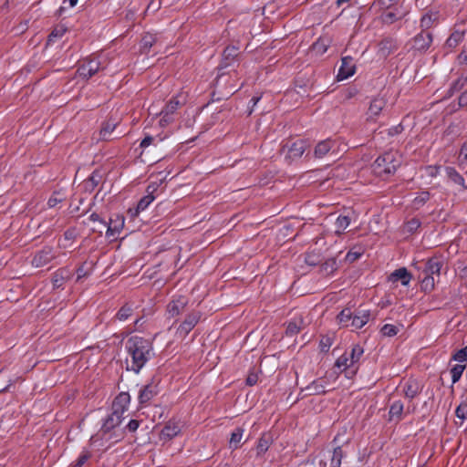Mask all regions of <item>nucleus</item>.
<instances>
[{"label": "nucleus", "mask_w": 467, "mask_h": 467, "mask_svg": "<svg viewBox=\"0 0 467 467\" xmlns=\"http://www.w3.org/2000/svg\"><path fill=\"white\" fill-rule=\"evenodd\" d=\"M126 348L128 351L127 369L138 373L151 355L150 343L142 337H132L128 340Z\"/></svg>", "instance_id": "nucleus-1"}, {"label": "nucleus", "mask_w": 467, "mask_h": 467, "mask_svg": "<svg viewBox=\"0 0 467 467\" xmlns=\"http://www.w3.org/2000/svg\"><path fill=\"white\" fill-rule=\"evenodd\" d=\"M400 157L397 152H386L375 161L373 171L379 176L391 174L400 165Z\"/></svg>", "instance_id": "nucleus-2"}, {"label": "nucleus", "mask_w": 467, "mask_h": 467, "mask_svg": "<svg viewBox=\"0 0 467 467\" xmlns=\"http://www.w3.org/2000/svg\"><path fill=\"white\" fill-rule=\"evenodd\" d=\"M101 68V62L98 58H92L85 61L78 68L80 77L88 78Z\"/></svg>", "instance_id": "nucleus-3"}, {"label": "nucleus", "mask_w": 467, "mask_h": 467, "mask_svg": "<svg viewBox=\"0 0 467 467\" xmlns=\"http://www.w3.org/2000/svg\"><path fill=\"white\" fill-rule=\"evenodd\" d=\"M356 71V66L350 57H345L341 60V66L338 69L337 79L344 80L353 76Z\"/></svg>", "instance_id": "nucleus-4"}, {"label": "nucleus", "mask_w": 467, "mask_h": 467, "mask_svg": "<svg viewBox=\"0 0 467 467\" xmlns=\"http://www.w3.org/2000/svg\"><path fill=\"white\" fill-rule=\"evenodd\" d=\"M130 401V395L126 392H121L115 398L112 403V412L122 417L123 413L128 410Z\"/></svg>", "instance_id": "nucleus-5"}, {"label": "nucleus", "mask_w": 467, "mask_h": 467, "mask_svg": "<svg viewBox=\"0 0 467 467\" xmlns=\"http://www.w3.org/2000/svg\"><path fill=\"white\" fill-rule=\"evenodd\" d=\"M307 148L306 141L298 140L293 142L290 146H287L286 157L291 161L297 160L300 158Z\"/></svg>", "instance_id": "nucleus-6"}, {"label": "nucleus", "mask_w": 467, "mask_h": 467, "mask_svg": "<svg viewBox=\"0 0 467 467\" xmlns=\"http://www.w3.org/2000/svg\"><path fill=\"white\" fill-rule=\"evenodd\" d=\"M107 226V236L109 238L115 239L117 234L122 230L124 226V218L121 215H115L113 218H110L109 224Z\"/></svg>", "instance_id": "nucleus-7"}, {"label": "nucleus", "mask_w": 467, "mask_h": 467, "mask_svg": "<svg viewBox=\"0 0 467 467\" xmlns=\"http://www.w3.org/2000/svg\"><path fill=\"white\" fill-rule=\"evenodd\" d=\"M53 258L54 253L52 248L45 247L35 254L32 265L36 267H41L49 263Z\"/></svg>", "instance_id": "nucleus-8"}, {"label": "nucleus", "mask_w": 467, "mask_h": 467, "mask_svg": "<svg viewBox=\"0 0 467 467\" xmlns=\"http://www.w3.org/2000/svg\"><path fill=\"white\" fill-rule=\"evenodd\" d=\"M178 107L179 101L176 99L171 100L170 103L166 105L161 112V118L160 119V124L161 126H166L172 121V114L176 111Z\"/></svg>", "instance_id": "nucleus-9"}, {"label": "nucleus", "mask_w": 467, "mask_h": 467, "mask_svg": "<svg viewBox=\"0 0 467 467\" xmlns=\"http://www.w3.org/2000/svg\"><path fill=\"white\" fill-rule=\"evenodd\" d=\"M156 190V186L154 185H149L147 192L148 194L140 199L139 202L136 210L133 212L130 210V213L132 216L137 215L139 213L144 211L155 199V197L152 195V192Z\"/></svg>", "instance_id": "nucleus-10"}, {"label": "nucleus", "mask_w": 467, "mask_h": 467, "mask_svg": "<svg viewBox=\"0 0 467 467\" xmlns=\"http://www.w3.org/2000/svg\"><path fill=\"white\" fill-rule=\"evenodd\" d=\"M336 141L332 140H325L320 142H318L315 148V156L317 158H322L329 151L335 152L336 151Z\"/></svg>", "instance_id": "nucleus-11"}, {"label": "nucleus", "mask_w": 467, "mask_h": 467, "mask_svg": "<svg viewBox=\"0 0 467 467\" xmlns=\"http://www.w3.org/2000/svg\"><path fill=\"white\" fill-rule=\"evenodd\" d=\"M386 102L383 98H375L371 100L368 110L367 112L368 119H373L377 116L379 115L383 108L385 107Z\"/></svg>", "instance_id": "nucleus-12"}, {"label": "nucleus", "mask_w": 467, "mask_h": 467, "mask_svg": "<svg viewBox=\"0 0 467 467\" xmlns=\"http://www.w3.org/2000/svg\"><path fill=\"white\" fill-rule=\"evenodd\" d=\"M370 317V312L368 310H358L353 316V319L350 323V327L353 328H361L365 326Z\"/></svg>", "instance_id": "nucleus-13"}, {"label": "nucleus", "mask_w": 467, "mask_h": 467, "mask_svg": "<svg viewBox=\"0 0 467 467\" xmlns=\"http://www.w3.org/2000/svg\"><path fill=\"white\" fill-rule=\"evenodd\" d=\"M157 386L150 383L144 386L139 394V400L141 404L150 401L157 394Z\"/></svg>", "instance_id": "nucleus-14"}, {"label": "nucleus", "mask_w": 467, "mask_h": 467, "mask_svg": "<svg viewBox=\"0 0 467 467\" xmlns=\"http://www.w3.org/2000/svg\"><path fill=\"white\" fill-rule=\"evenodd\" d=\"M431 41L432 38L429 33L419 34L413 40V47L420 51L425 50L430 47Z\"/></svg>", "instance_id": "nucleus-15"}, {"label": "nucleus", "mask_w": 467, "mask_h": 467, "mask_svg": "<svg viewBox=\"0 0 467 467\" xmlns=\"http://www.w3.org/2000/svg\"><path fill=\"white\" fill-rule=\"evenodd\" d=\"M336 367L340 372L348 370V373L350 374H354L357 369V367L350 365V358L348 353H345L337 358Z\"/></svg>", "instance_id": "nucleus-16"}, {"label": "nucleus", "mask_w": 467, "mask_h": 467, "mask_svg": "<svg viewBox=\"0 0 467 467\" xmlns=\"http://www.w3.org/2000/svg\"><path fill=\"white\" fill-rule=\"evenodd\" d=\"M198 320L199 316L197 314L189 316L178 328L180 336L185 337L194 327Z\"/></svg>", "instance_id": "nucleus-17"}, {"label": "nucleus", "mask_w": 467, "mask_h": 467, "mask_svg": "<svg viewBox=\"0 0 467 467\" xmlns=\"http://www.w3.org/2000/svg\"><path fill=\"white\" fill-rule=\"evenodd\" d=\"M389 280L391 282L400 281L403 285H408L411 280V275L406 268L401 267L390 275Z\"/></svg>", "instance_id": "nucleus-18"}, {"label": "nucleus", "mask_w": 467, "mask_h": 467, "mask_svg": "<svg viewBox=\"0 0 467 467\" xmlns=\"http://www.w3.org/2000/svg\"><path fill=\"white\" fill-rule=\"evenodd\" d=\"M420 391V385L419 381L415 379H410L404 383L403 392L404 395L409 399H413Z\"/></svg>", "instance_id": "nucleus-19"}, {"label": "nucleus", "mask_w": 467, "mask_h": 467, "mask_svg": "<svg viewBox=\"0 0 467 467\" xmlns=\"http://www.w3.org/2000/svg\"><path fill=\"white\" fill-rule=\"evenodd\" d=\"M441 268V262L436 258L430 259L426 263L424 272L426 275L439 276Z\"/></svg>", "instance_id": "nucleus-20"}, {"label": "nucleus", "mask_w": 467, "mask_h": 467, "mask_svg": "<svg viewBox=\"0 0 467 467\" xmlns=\"http://www.w3.org/2000/svg\"><path fill=\"white\" fill-rule=\"evenodd\" d=\"M122 421V417L112 412L104 421L102 431L108 432L115 427L119 426Z\"/></svg>", "instance_id": "nucleus-21"}, {"label": "nucleus", "mask_w": 467, "mask_h": 467, "mask_svg": "<svg viewBox=\"0 0 467 467\" xmlns=\"http://www.w3.org/2000/svg\"><path fill=\"white\" fill-rule=\"evenodd\" d=\"M186 305V299L184 297H180L176 300H173L168 306V312L171 317L179 315Z\"/></svg>", "instance_id": "nucleus-22"}, {"label": "nucleus", "mask_w": 467, "mask_h": 467, "mask_svg": "<svg viewBox=\"0 0 467 467\" xmlns=\"http://www.w3.org/2000/svg\"><path fill=\"white\" fill-rule=\"evenodd\" d=\"M445 172L447 177L455 184L462 186V188H467L464 183L463 177L457 172V171L452 167H447L445 169Z\"/></svg>", "instance_id": "nucleus-23"}, {"label": "nucleus", "mask_w": 467, "mask_h": 467, "mask_svg": "<svg viewBox=\"0 0 467 467\" xmlns=\"http://www.w3.org/2000/svg\"><path fill=\"white\" fill-rule=\"evenodd\" d=\"M331 40L329 37H320L314 43L312 48L317 55H323L328 48Z\"/></svg>", "instance_id": "nucleus-24"}, {"label": "nucleus", "mask_w": 467, "mask_h": 467, "mask_svg": "<svg viewBox=\"0 0 467 467\" xmlns=\"http://www.w3.org/2000/svg\"><path fill=\"white\" fill-rule=\"evenodd\" d=\"M181 431V428L176 422H169L161 431L163 438L171 439L176 436Z\"/></svg>", "instance_id": "nucleus-25"}, {"label": "nucleus", "mask_w": 467, "mask_h": 467, "mask_svg": "<svg viewBox=\"0 0 467 467\" xmlns=\"http://www.w3.org/2000/svg\"><path fill=\"white\" fill-rule=\"evenodd\" d=\"M327 383L325 379H317L313 381L307 388L306 390L309 394H320L326 391Z\"/></svg>", "instance_id": "nucleus-26"}, {"label": "nucleus", "mask_w": 467, "mask_h": 467, "mask_svg": "<svg viewBox=\"0 0 467 467\" xmlns=\"http://www.w3.org/2000/svg\"><path fill=\"white\" fill-rule=\"evenodd\" d=\"M349 223L350 218L348 215H339L335 222V233L340 234L348 227Z\"/></svg>", "instance_id": "nucleus-27"}, {"label": "nucleus", "mask_w": 467, "mask_h": 467, "mask_svg": "<svg viewBox=\"0 0 467 467\" xmlns=\"http://www.w3.org/2000/svg\"><path fill=\"white\" fill-rule=\"evenodd\" d=\"M338 322L344 327H350L353 319V313L350 309H343L337 316Z\"/></svg>", "instance_id": "nucleus-28"}, {"label": "nucleus", "mask_w": 467, "mask_h": 467, "mask_svg": "<svg viewBox=\"0 0 467 467\" xmlns=\"http://www.w3.org/2000/svg\"><path fill=\"white\" fill-rule=\"evenodd\" d=\"M157 41V38L154 35L146 34L140 43V48L143 52H148L150 48L153 46V44Z\"/></svg>", "instance_id": "nucleus-29"}, {"label": "nucleus", "mask_w": 467, "mask_h": 467, "mask_svg": "<svg viewBox=\"0 0 467 467\" xmlns=\"http://www.w3.org/2000/svg\"><path fill=\"white\" fill-rule=\"evenodd\" d=\"M456 417L462 423L467 419V397L461 401L455 410Z\"/></svg>", "instance_id": "nucleus-30"}, {"label": "nucleus", "mask_w": 467, "mask_h": 467, "mask_svg": "<svg viewBox=\"0 0 467 467\" xmlns=\"http://www.w3.org/2000/svg\"><path fill=\"white\" fill-rule=\"evenodd\" d=\"M363 353V348H361L358 345L354 346L351 352L348 353V356L350 358V365H354L356 367V364L359 361Z\"/></svg>", "instance_id": "nucleus-31"}, {"label": "nucleus", "mask_w": 467, "mask_h": 467, "mask_svg": "<svg viewBox=\"0 0 467 467\" xmlns=\"http://www.w3.org/2000/svg\"><path fill=\"white\" fill-rule=\"evenodd\" d=\"M243 438V430L236 429L231 435L229 445L233 449H236L239 447L241 441Z\"/></svg>", "instance_id": "nucleus-32"}, {"label": "nucleus", "mask_w": 467, "mask_h": 467, "mask_svg": "<svg viewBox=\"0 0 467 467\" xmlns=\"http://www.w3.org/2000/svg\"><path fill=\"white\" fill-rule=\"evenodd\" d=\"M463 36L464 33L462 31H455L447 39V46L450 47H456L463 39Z\"/></svg>", "instance_id": "nucleus-33"}, {"label": "nucleus", "mask_w": 467, "mask_h": 467, "mask_svg": "<svg viewBox=\"0 0 467 467\" xmlns=\"http://www.w3.org/2000/svg\"><path fill=\"white\" fill-rule=\"evenodd\" d=\"M464 369L465 366L462 364H457L451 368L450 373L452 383H456L461 379Z\"/></svg>", "instance_id": "nucleus-34"}, {"label": "nucleus", "mask_w": 467, "mask_h": 467, "mask_svg": "<svg viewBox=\"0 0 467 467\" xmlns=\"http://www.w3.org/2000/svg\"><path fill=\"white\" fill-rule=\"evenodd\" d=\"M438 16L435 13L426 14L421 17L420 20V26L423 28H429L431 27L433 23L437 20Z\"/></svg>", "instance_id": "nucleus-35"}, {"label": "nucleus", "mask_w": 467, "mask_h": 467, "mask_svg": "<svg viewBox=\"0 0 467 467\" xmlns=\"http://www.w3.org/2000/svg\"><path fill=\"white\" fill-rule=\"evenodd\" d=\"M117 122H107L100 130V137L103 140H109L112 131L115 130Z\"/></svg>", "instance_id": "nucleus-36"}, {"label": "nucleus", "mask_w": 467, "mask_h": 467, "mask_svg": "<svg viewBox=\"0 0 467 467\" xmlns=\"http://www.w3.org/2000/svg\"><path fill=\"white\" fill-rule=\"evenodd\" d=\"M133 309L130 305L123 306L117 314V318L120 321H125L130 317Z\"/></svg>", "instance_id": "nucleus-37"}, {"label": "nucleus", "mask_w": 467, "mask_h": 467, "mask_svg": "<svg viewBox=\"0 0 467 467\" xmlns=\"http://www.w3.org/2000/svg\"><path fill=\"white\" fill-rule=\"evenodd\" d=\"M343 458V452L340 447H337L331 458V467H339L341 464V460Z\"/></svg>", "instance_id": "nucleus-38"}, {"label": "nucleus", "mask_w": 467, "mask_h": 467, "mask_svg": "<svg viewBox=\"0 0 467 467\" xmlns=\"http://www.w3.org/2000/svg\"><path fill=\"white\" fill-rule=\"evenodd\" d=\"M435 286V277L432 275H426L421 282V288L425 292L431 291Z\"/></svg>", "instance_id": "nucleus-39"}, {"label": "nucleus", "mask_w": 467, "mask_h": 467, "mask_svg": "<svg viewBox=\"0 0 467 467\" xmlns=\"http://www.w3.org/2000/svg\"><path fill=\"white\" fill-rule=\"evenodd\" d=\"M89 220L93 222L94 223H99V225H94L92 227L93 231L101 232L104 227H106L107 223L102 221L99 214L92 213L89 216Z\"/></svg>", "instance_id": "nucleus-40"}, {"label": "nucleus", "mask_w": 467, "mask_h": 467, "mask_svg": "<svg viewBox=\"0 0 467 467\" xmlns=\"http://www.w3.org/2000/svg\"><path fill=\"white\" fill-rule=\"evenodd\" d=\"M402 411L403 404L400 401H395L389 409V415L391 418H399Z\"/></svg>", "instance_id": "nucleus-41"}, {"label": "nucleus", "mask_w": 467, "mask_h": 467, "mask_svg": "<svg viewBox=\"0 0 467 467\" xmlns=\"http://www.w3.org/2000/svg\"><path fill=\"white\" fill-rule=\"evenodd\" d=\"M398 327L391 324H386L381 328V333L386 337H393L398 333Z\"/></svg>", "instance_id": "nucleus-42"}, {"label": "nucleus", "mask_w": 467, "mask_h": 467, "mask_svg": "<svg viewBox=\"0 0 467 467\" xmlns=\"http://www.w3.org/2000/svg\"><path fill=\"white\" fill-rule=\"evenodd\" d=\"M89 457L90 453L88 451H82L76 462L73 463L72 467H81L89 459Z\"/></svg>", "instance_id": "nucleus-43"}, {"label": "nucleus", "mask_w": 467, "mask_h": 467, "mask_svg": "<svg viewBox=\"0 0 467 467\" xmlns=\"http://www.w3.org/2000/svg\"><path fill=\"white\" fill-rule=\"evenodd\" d=\"M269 440L265 437H262L259 440L258 445H257V454L265 453L268 448H269Z\"/></svg>", "instance_id": "nucleus-44"}, {"label": "nucleus", "mask_w": 467, "mask_h": 467, "mask_svg": "<svg viewBox=\"0 0 467 467\" xmlns=\"http://www.w3.org/2000/svg\"><path fill=\"white\" fill-rule=\"evenodd\" d=\"M458 161L460 166L467 164V142L462 145L458 157Z\"/></svg>", "instance_id": "nucleus-45"}, {"label": "nucleus", "mask_w": 467, "mask_h": 467, "mask_svg": "<svg viewBox=\"0 0 467 467\" xmlns=\"http://www.w3.org/2000/svg\"><path fill=\"white\" fill-rule=\"evenodd\" d=\"M453 359L458 362H464L467 361V346L460 350H458L453 355Z\"/></svg>", "instance_id": "nucleus-46"}, {"label": "nucleus", "mask_w": 467, "mask_h": 467, "mask_svg": "<svg viewBox=\"0 0 467 467\" xmlns=\"http://www.w3.org/2000/svg\"><path fill=\"white\" fill-rule=\"evenodd\" d=\"M299 323H301V320H299V321L294 320V321L290 322L287 326L286 333L289 335H294V334L297 333L300 330Z\"/></svg>", "instance_id": "nucleus-47"}, {"label": "nucleus", "mask_w": 467, "mask_h": 467, "mask_svg": "<svg viewBox=\"0 0 467 467\" xmlns=\"http://www.w3.org/2000/svg\"><path fill=\"white\" fill-rule=\"evenodd\" d=\"M427 200H429V193L426 192H420L419 196L414 199V204L416 206L423 204Z\"/></svg>", "instance_id": "nucleus-48"}, {"label": "nucleus", "mask_w": 467, "mask_h": 467, "mask_svg": "<svg viewBox=\"0 0 467 467\" xmlns=\"http://www.w3.org/2000/svg\"><path fill=\"white\" fill-rule=\"evenodd\" d=\"M361 254L362 253L360 251H352L351 250L346 255V259L348 262H353V261L357 260L361 255Z\"/></svg>", "instance_id": "nucleus-49"}, {"label": "nucleus", "mask_w": 467, "mask_h": 467, "mask_svg": "<svg viewBox=\"0 0 467 467\" xmlns=\"http://www.w3.org/2000/svg\"><path fill=\"white\" fill-rule=\"evenodd\" d=\"M65 30L63 28H56L53 30L51 35L49 36V41H52L54 37H60L64 34Z\"/></svg>", "instance_id": "nucleus-50"}, {"label": "nucleus", "mask_w": 467, "mask_h": 467, "mask_svg": "<svg viewBox=\"0 0 467 467\" xmlns=\"http://www.w3.org/2000/svg\"><path fill=\"white\" fill-rule=\"evenodd\" d=\"M395 20V15L392 12H387L383 15V21L385 23H392Z\"/></svg>", "instance_id": "nucleus-51"}, {"label": "nucleus", "mask_w": 467, "mask_h": 467, "mask_svg": "<svg viewBox=\"0 0 467 467\" xmlns=\"http://www.w3.org/2000/svg\"><path fill=\"white\" fill-rule=\"evenodd\" d=\"M257 374L255 373H250L247 377L246 382L248 385L253 386L257 382Z\"/></svg>", "instance_id": "nucleus-52"}, {"label": "nucleus", "mask_w": 467, "mask_h": 467, "mask_svg": "<svg viewBox=\"0 0 467 467\" xmlns=\"http://www.w3.org/2000/svg\"><path fill=\"white\" fill-rule=\"evenodd\" d=\"M127 427H128L130 431H135L139 428V421H137L135 420H131L128 423Z\"/></svg>", "instance_id": "nucleus-53"}, {"label": "nucleus", "mask_w": 467, "mask_h": 467, "mask_svg": "<svg viewBox=\"0 0 467 467\" xmlns=\"http://www.w3.org/2000/svg\"><path fill=\"white\" fill-rule=\"evenodd\" d=\"M236 55V48L234 47H227L225 50H224V57H234Z\"/></svg>", "instance_id": "nucleus-54"}, {"label": "nucleus", "mask_w": 467, "mask_h": 467, "mask_svg": "<svg viewBox=\"0 0 467 467\" xmlns=\"http://www.w3.org/2000/svg\"><path fill=\"white\" fill-rule=\"evenodd\" d=\"M61 201V199L57 198V196H53L51 198H49L48 202H47V205L48 207L50 208H53L55 207L59 202Z\"/></svg>", "instance_id": "nucleus-55"}, {"label": "nucleus", "mask_w": 467, "mask_h": 467, "mask_svg": "<svg viewBox=\"0 0 467 467\" xmlns=\"http://www.w3.org/2000/svg\"><path fill=\"white\" fill-rule=\"evenodd\" d=\"M152 140H153L152 137H150V136L145 137L140 143V147L147 148L148 146H150L151 144Z\"/></svg>", "instance_id": "nucleus-56"}, {"label": "nucleus", "mask_w": 467, "mask_h": 467, "mask_svg": "<svg viewBox=\"0 0 467 467\" xmlns=\"http://www.w3.org/2000/svg\"><path fill=\"white\" fill-rule=\"evenodd\" d=\"M459 61L461 63H467V49L459 56Z\"/></svg>", "instance_id": "nucleus-57"}, {"label": "nucleus", "mask_w": 467, "mask_h": 467, "mask_svg": "<svg viewBox=\"0 0 467 467\" xmlns=\"http://www.w3.org/2000/svg\"><path fill=\"white\" fill-rule=\"evenodd\" d=\"M459 103L461 106L467 105V93H464L460 97Z\"/></svg>", "instance_id": "nucleus-58"}, {"label": "nucleus", "mask_w": 467, "mask_h": 467, "mask_svg": "<svg viewBox=\"0 0 467 467\" xmlns=\"http://www.w3.org/2000/svg\"><path fill=\"white\" fill-rule=\"evenodd\" d=\"M419 225H420V223L418 221H411L408 223V227L410 230L416 229L419 227Z\"/></svg>", "instance_id": "nucleus-59"}, {"label": "nucleus", "mask_w": 467, "mask_h": 467, "mask_svg": "<svg viewBox=\"0 0 467 467\" xmlns=\"http://www.w3.org/2000/svg\"><path fill=\"white\" fill-rule=\"evenodd\" d=\"M460 275L464 277L467 276V265H464L460 269Z\"/></svg>", "instance_id": "nucleus-60"}, {"label": "nucleus", "mask_w": 467, "mask_h": 467, "mask_svg": "<svg viewBox=\"0 0 467 467\" xmlns=\"http://www.w3.org/2000/svg\"><path fill=\"white\" fill-rule=\"evenodd\" d=\"M74 237V232L73 231H67L65 234V238L69 240Z\"/></svg>", "instance_id": "nucleus-61"}, {"label": "nucleus", "mask_w": 467, "mask_h": 467, "mask_svg": "<svg viewBox=\"0 0 467 467\" xmlns=\"http://www.w3.org/2000/svg\"><path fill=\"white\" fill-rule=\"evenodd\" d=\"M68 2V5H69V7H74L77 3H78V0H65L64 3H67Z\"/></svg>", "instance_id": "nucleus-62"}, {"label": "nucleus", "mask_w": 467, "mask_h": 467, "mask_svg": "<svg viewBox=\"0 0 467 467\" xmlns=\"http://www.w3.org/2000/svg\"><path fill=\"white\" fill-rule=\"evenodd\" d=\"M260 98L259 97H254L252 99H251V102L253 103V107L255 106L257 104V102L259 101Z\"/></svg>", "instance_id": "nucleus-63"}, {"label": "nucleus", "mask_w": 467, "mask_h": 467, "mask_svg": "<svg viewBox=\"0 0 467 467\" xmlns=\"http://www.w3.org/2000/svg\"><path fill=\"white\" fill-rule=\"evenodd\" d=\"M347 0H337V5H340L343 2H346Z\"/></svg>", "instance_id": "nucleus-64"}]
</instances>
